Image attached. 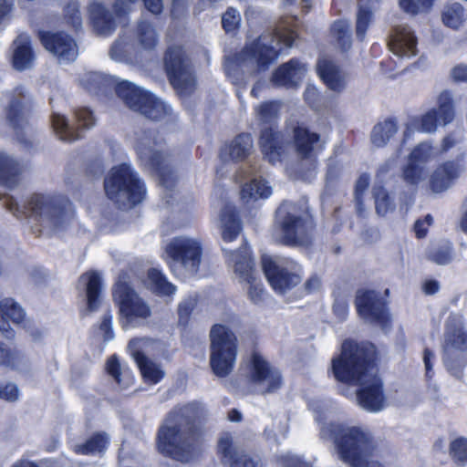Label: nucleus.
<instances>
[{"instance_id":"f257e3e1","label":"nucleus","mask_w":467,"mask_h":467,"mask_svg":"<svg viewBox=\"0 0 467 467\" xmlns=\"http://www.w3.org/2000/svg\"><path fill=\"white\" fill-rule=\"evenodd\" d=\"M379 351L369 341L346 338L340 351L332 357L330 372L336 381L358 386V404L367 411L379 412L386 405L384 384L378 375Z\"/></svg>"},{"instance_id":"f03ea898","label":"nucleus","mask_w":467,"mask_h":467,"mask_svg":"<svg viewBox=\"0 0 467 467\" xmlns=\"http://www.w3.org/2000/svg\"><path fill=\"white\" fill-rule=\"evenodd\" d=\"M202 410L193 404L172 410L157 433V449L164 456L190 462L202 453Z\"/></svg>"},{"instance_id":"7ed1b4c3","label":"nucleus","mask_w":467,"mask_h":467,"mask_svg":"<svg viewBox=\"0 0 467 467\" xmlns=\"http://www.w3.org/2000/svg\"><path fill=\"white\" fill-rule=\"evenodd\" d=\"M3 205L15 216L31 218L41 231L57 234L66 230L73 221L72 203L63 196L34 193L20 206L10 195L2 199Z\"/></svg>"},{"instance_id":"20e7f679","label":"nucleus","mask_w":467,"mask_h":467,"mask_svg":"<svg viewBox=\"0 0 467 467\" xmlns=\"http://www.w3.org/2000/svg\"><path fill=\"white\" fill-rule=\"evenodd\" d=\"M320 434L333 441L339 460L349 467H384L378 461L368 460L375 451V442L372 435L360 427L329 422Z\"/></svg>"},{"instance_id":"39448f33","label":"nucleus","mask_w":467,"mask_h":467,"mask_svg":"<svg viewBox=\"0 0 467 467\" xmlns=\"http://www.w3.org/2000/svg\"><path fill=\"white\" fill-rule=\"evenodd\" d=\"M164 144L162 137L154 130L141 129L136 132L135 149L141 163L154 170L160 183L171 191L176 183V175Z\"/></svg>"},{"instance_id":"423d86ee","label":"nucleus","mask_w":467,"mask_h":467,"mask_svg":"<svg viewBox=\"0 0 467 467\" xmlns=\"http://www.w3.org/2000/svg\"><path fill=\"white\" fill-rule=\"evenodd\" d=\"M107 196L120 209H130L142 202L146 195L144 182L130 165L113 167L104 182Z\"/></svg>"},{"instance_id":"0eeeda50","label":"nucleus","mask_w":467,"mask_h":467,"mask_svg":"<svg viewBox=\"0 0 467 467\" xmlns=\"http://www.w3.org/2000/svg\"><path fill=\"white\" fill-rule=\"evenodd\" d=\"M164 254L173 274L186 279L194 276L200 269L202 242L187 235L176 236L166 244Z\"/></svg>"},{"instance_id":"6e6552de","label":"nucleus","mask_w":467,"mask_h":467,"mask_svg":"<svg viewBox=\"0 0 467 467\" xmlns=\"http://www.w3.org/2000/svg\"><path fill=\"white\" fill-rule=\"evenodd\" d=\"M210 367L219 378L227 377L234 369L237 353L238 338L226 325L215 324L210 329Z\"/></svg>"},{"instance_id":"1a4fd4ad","label":"nucleus","mask_w":467,"mask_h":467,"mask_svg":"<svg viewBox=\"0 0 467 467\" xmlns=\"http://www.w3.org/2000/svg\"><path fill=\"white\" fill-rule=\"evenodd\" d=\"M163 63L168 79L180 97H188L196 90L195 68L182 47H169Z\"/></svg>"},{"instance_id":"9d476101","label":"nucleus","mask_w":467,"mask_h":467,"mask_svg":"<svg viewBox=\"0 0 467 467\" xmlns=\"http://www.w3.org/2000/svg\"><path fill=\"white\" fill-rule=\"evenodd\" d=\"M113 300L119 306V322L124 329L141 325L151 315L149 305L130 287L125 275H119L114 286Z\"/></svg>"},{"instance_id":"9b49d317","label":"nucleus","mask_w":467,"mask_h":467,"mask_svg":"<svg viewBox=\"0 0 467 467\" xmlns=\"http://www.w3.org/2000/svg\"><path fill=\"white\" fill-rule=\"evenodd\" d=\"M289 202L284 201L276 211L279 243L287 247H308L313 243V224L303 216L289 212Z\"/></svg>"},{"instance_id":"f8f14e48","label":"nucleus","mask_w":467,"mask_h":467,"mask_svg":"<svg viewBox=\"0 0 467 467\" xmlns=\"http://www.w3.org/2000/svg\"><path fill=\"white\" fill-rule=\"evenodd\" d=\"M247 382L260 387L256 393L266 396L277 392L283 386V375L259 351L254 350L246 361Z\"/></svg>"},{"instance_id":"ddd939ff","label":"nucleus","mask_w":467,"mask_h":467,"mask_svg":"<svg viewBox=\"0 0 467 467\" xmlns=\"http://www.w3.org/2000/svg\"><path fill=\"white\" fill-rule=\"evenodd\" d=\"M355 306L358 315L370 323L377 324L382 328L390 326L391 318L387 301L377 291L358 289L355 297Z\"/></svg>"},{"instance_id":"4468645a","label":"nucleus","mask_w":467,"mask_h":467,"mask_svg":"<svg viewBox=\"0 0 467 467\" xmlns=\"http://www.w3.org/2000/svg\"><path fill=\"white\" fill-rule=\"evenodd\" d=\"M455 117L454 102L451 92L442 91L438 98V109H431L420 118L415 119L414 124L420 131L434 132L438 125H447Z\"/></svg>"},{"instance_id":"2eb2a0df","label":"nucleus","mask_w":467,"mask_h":467,"mask_svg":"<svg viewBox=\"0 0 467 467\" xmlns=\"http://www.w3.org/2000/svg\"><path fill=\"white\" fill-rule=\"evenodd\" d=\"M32 109V99L30 94L23 87H17L14 89L10 97V102L6 113V119L13 129L16 130L17 139L26 146H31L33 142L29 138H25L20 133L26 125V117Z\"/></svg>"},{"instance_id":"dca6fc26","label":"nucleus","mask_w":467,"mask_h":467,"mask_svg":"<svg viewBox=\"0 0 467 467\" xmlns=\"http://www.w3.org/2000/svg\"><path fill=\"white\" fill-rule=\"evenodd\" d=\"M291 140L297 157L303 161H317L322 147L318 146L321 136L312 131L305 123L295 121L291 124Z\"/></svg>"},{"instance_id":"f3484780","label":"nucleus","mask_w":467,"mask_h":467,"mask_svg":"<svg viewBox=\"0 0 467 467\" xmlns=\"http://www.w3.org/2000/svg\"><path fill=\"white\" fill-rule=\"evenodd\" d=\"M261 265L265 278L275 292L284 294L301 282L298 274L277 264L270 255H262Z\"/></svg>"},{"instance_id":"a211bd4d","label":"nucleus","mask_w":467,"mask_h":467,"mask_svg":"<svg viewBox=\"0 0 467 467\" xmlns=\"http://www.w3.org/2000/svg\"><path fill=\"white\" fill-rule=\"evenodd\" d=\"M280 55V50L274 46L263 43L260 38H255L246 44L240 52L234 55L237 63H244L246 60L255 63L259 71L267 70L275 62Z\"/></svg>"},{"instance_id":"6ab92c4d","label":"nucleus","mask_w":467,"mask_h":467,"mask_svg":"<svg viewBox=\"0 0 467 467\" xmlns=\"http://www.w3.org/2000/svg\"><path fill=\"white\" fill-rule=\"evenodd\" d=\"M152 344L153 341L149 338H135L130 341L128 348L144 379L155 384L163 378L164 372L158 364L145 356V352L149 351Z\"/></svg>"},{"instance_id":"aec40b11","label":"nucleus","mask_w":467,"mask_h":467,"mask_svg":"<svg viewBox=\"0 0 467 467\" xmlns=\"http://www.w3.org/2000/svg\"><path fill=\"white\" fill-rule=\"evenodd\" d=\"M217 453L222 463L227 467H263L258 458L238 449L230 433H224L218 441Z\"/></svg>"},{"instance_id":"412c9836","label":"nucleus","mask_w":467,"mask_h":467,"mask_svg":"<svg viewBox=\"0 0 467 467\" xmlns=\"http://www.w3.org/2000/svg\"><path fill=\"white\" fill-rule=\"evenodd\" d=\"M39 37L45 48L57 57L59 63H69L78 57V46L67 34L39 32Z\"/></svg>"},{"instance_id":"4be33fe9","label":"nucleus","mask_w":467,"mask_h":467,"mask_svg":"<svg viewBox=\"0 0 467 467\" xmlns=\"http://www.w3.org/2000/svg\"><path fill=\"white\" fill-rule=\"evenodd\" d=\"M433 153V148L426 142L415 146L408 157V162L402 168V178L406 183L416 186L422 179L425 165Z\"/></svg>"},{"instance_id":"5701e85b","label":"nucleus","mask_w":467,"mask_h":467,"mask_svg":"<svg viewBox=\"0 0 467 467\" xmlns=\"http://www.w3.org/2000/svg\"><path fill=\"white\" fill-rule=\"evenodd\" d=\"M260 150L265 160L271 164L281 162L285 155L284 135L278 128L261 129L258 139Z\"/></svg>"},{"instance_id":"b1692460","label":"nucleus","mask_w":467,"mask_h":467,"mask_svg":"<svg viewBox=\"0 0 467 467\" xmlns=\"http://www.w3.org/2000/svg\"><path fill=\"white\" fill-rule=\"evenodd\" d=\"M417 37L409 26H396L389 35V49L399 57H411L417 55Z\"/></svg>"},{"instance_id":"393cba45","label":"nucleus","mask_w":467,"mask_h":467,"mask_svg":"<svg viewBox=\"0 0 467 467\" xmlns=\"http://www.w3.org/2000/svg\"><path fill=\"white\" fill-rule=\"evenodd\" d=\"M462 166L456 161H446L436 167L430 178V188L435 193L448 190L460 177Z\"/></svg>"},{"instance_id":"a878e982","label":"nucleus","mask_w":467,"mask_h":467,"mask_svg":"<svg viewBox=\"0 0 467 467\" xmlns=\"http://www.w3.org/2000/svg\"><path fill=\"white\" fill-rule=\"evenodd\" d=\"M254 147L253 137L248 132L237 134L231 141L222 146L220 156L223 161L239 163L245 161Z\"/></svg>"},{"instance_id":"bb28decb","label":"nucleus","mask_w":467,"mask_h":467,"mask_svg":"<svg viewBox=\"0 0 467 467\" xmlns=\"http://www.w3.org/2000/svg\"><path fill=\"white\" fill-rule=\"evenodd\" d=\"M317 73L330 90L340 93L346 88V76L331 59L321 57L317 62Z\"/></svg>"},{"instance_id":"cd10ccee","label":"nucleus","mask_w":467,"mask_h":467,"mask_svg":"<svg viewBox=\"0 0 467 467\" xmlns=\"http://www.w3.org/2000/svg\"><path fill=\"white\" fill-rule=\"evenodd\" d=\"M26 317L22 306L12 298H5L0 301V332L7 339L15 337V331L10 327L7 319L14 324H21Z\"/></svg>"},{"instance_id":"c85d7f7f","label":"nucleus","mask_w":467,"mask_h":467,"mask_svg":"<svg viewBox=\"0 0 467 467\" xmlns=\"http://www.w3.org/2000/svg\"><path fill=\"white\" fill-rule=\"evenodd\" d=\"M306 71L305 66L296 57L277 67L272 74L271 81L275 86L293 87L296 85V78H300Z\"/></svg>"},{"instance_id":"c756f323","label":"nucleus","mask_w":467,"mask_h":467,"mask_svg":"<svg viewBox=\"0 0 467 467\" xmlns=\"http://www.w3.org/2000/svg\"><path fill=\"white\" fill-rule=\"evenodd\" d=\"M116 93L127 107L138 112L151 94L129 81L118 83Z\"/></svg>"},{"instance_id":"7c9ffc66","label":"nucleus","mask_w":467,"mask_h":467,"mask_svg":"<svg viewBox=\"0 0 467 467\" xmlns=\"http://www.w3.org/2000/svg\"><path fill=\"white\" fill-rule=\"evenodd\" d=\"M25 171V165L13 156L0 151V184L13 189L19 181L20 175Z\"/></svg>"},{"instance_id":"2f4dec72","label":"nucleus","mask_w":467,"mask_h":467,"mask_svg":"<svg viewBox=\"0 0 467 467\" xmlns=\"http://www.w3.org/2000/svg\"><path fill=\"white\" fill-rule=\"evenodd\" d=\"M89 18L94 32L102 36L111 35L117 25L112 15L99 3H93L88 7Z\"/></svg>"},{"instance_id":"473e14b6","label":"nucleus","mask_w":467,"mask_h":467,"mask_svg":"<svg viewBox=\"0 0 467 467\" xmlns=\"http://www.w3.org/2000/svg\"><path fill=\"white\" fill-rule=\"evenodd\" d=\"M13 49V67L19 71L30 68L34 63L35 56L28 35L19 34L14 40Z\"/></svg>"},{"instance_id":"72a5a7b5","label":"nucleus","mask_w":467,"mask_h":467,"mask_svg":"<svg viewBox=\"0 0 467 467\" xmlns=\"http://www.w3.org/2000/svg\"><path fill=\"white\" fill-rule=\"evenodd\" d=\"M132 39L140 54L143 51L150 52L158 46L159 34L151 23L140 20L134 29Z\"/></svg>"},{"instance_id":"f704fd0d","label":"nucleus","mask_w":467,"mask_h":467,"mask_svg":"<svg viewBox=\"0 0 467 467\" xmlns=\"http://www.w3.org/2000/svg\"><path fill=\"white\" fill-rule=\"evenodd\" d=\"M140 55L133 39L126 34H121L113 42L109 56L117 62L130 63Z\"/></svg>"},{"instance_id":"c9c22d12","label":"nucleus","mask_w":467,"mask_h":467,"mask_svg":"<svg viewBox=\"0 0 467 467\" xmlns=\"http://www.w3.org/2000/svg\"><path fill=\"white\" fill-rule=\"evenodd\" d=\"M79 284L85 287L87 297V311L93 312L100 304L101 278L97 272H88L82 275Z\"/></svg>"},{"instance_id":"e433bc0d","label":"nucleus","mask_w":467,"mask_h":467,"mask_svg":"<svg viewBox=\"0 0 467 467\" xmlns=\"http://www.w3.org/2000/svg\"><path fill=\"white\" fill-rule=\"evenodd\" d=\"M444 348L467 352V329L461 321H452L446 326Z\"/></svg>"},{"instance_id":"4c0bfd02","label":"nucleus","mask_w":467,"mask_h":467,"mask_svg":"<svg viewBox=\"0 0 467 467\" xmlns=\"http://www.w3.org/2000/svg\"><path fill=\"white\" fill-rule=\"evenodd\" d=\"M223 223L222 236L225 242L234 241L242 231L243 225L234 207H225L221 214Z\"/></svg>"},{"instance_id":"58836bf2","label":"nucleus","mask_w":467,"mask_h":467,"mask_svg":"<svg viewBox=\"0 0 467 467\" xmlns=\"http://www.w3.org/2000/svg\"><path fill=\"white\" fill-rule=\"evenodd\" d=\"M234 272L245 282L255 281L254 276V262L247 246L241 247L233 253Z\"/></svg>"},{"instance_id":"ea45409f","label":"nucleus","mask_w":467,"mask_h":467,"mask_svg":"<svg viewBox=\"0 0 467 467\" xmlns=\"http://www.w3.org/2000/svg\"><path fill=\"white\" fill-rule=\"evenodd\" d=\"M140 113L151 120H165L171 119L172 109L166 102L150 94Z\"/></svg>"},{"instance_id":"a19ab883","label":"nucleus","mask_w":467,"mask_h":467,"mask_svg":"<svg viewBox=\"0 0 467 467\" xmlns=\"http://www.w3.org/2000/svg\"><path fill=\"white\" fill-rule=\"evenodd\" d=\"M398 131V124L395 118H387L373 127L370 134L371 143L378 148L388 144L390 138Z\"/></svg>"},{"instance_id":"79ce46f5","label":"nucleus","mask_w":467,"mask_h":467,"mask_svg":"<svg viewBox=\"0 0 467 467\" xmlns=\"http://www.w3.org/2000/svg\"><path fill=\"white\" fill-rule=\"evenodd\" d=\"M280 109L281 103L277 100L264 101L257 107L256 113L261 129L279 127Z\"/></svg>"},{"instance_id":"37998d69","label":"nucleus","mask_w":467,"mask_h":467,"mask_svg":"<svg viewBox=\"0 0 467 467\" xmlns=\"http://www.w3.org/2000/svg\"><path fill=\"white\" fill-rule=\"evenodd\" d=\"M330 36L342 52H348L352 47V32L349 23L345 19H337L330 26Z\"/></svg>"},{"instance_id":"c03bdc74","label":"nucleus","mask_w":467,"mask_h":467,"mask_svg":"<svg viewBox=\"0 0 467 467\" xmlns=\"http://www.w3.org/2000/svg\"><path fill=\"white\" fill-rule=\"evenodd\" d=\"M82 86L90 93H104L115 86L111 77L99 72H88L81 78Z\"/></svg>"},{"instance_id":"a18cd8bd","label":"nucleus","mask_w":467,"mask_h":467,"mask_svg":"<svg viewBox=\"0 0 467 467\" xmlns=\"http://www.w3.org/2000/svg\"><path fill=\"white\" fill-rule=\"evenodd\" d=\"M272 194V188L265 180L253 179L249 182L244 183L241 189V199L249 202L252 200L259 198H268Z\"/></svg>"},{"instance_id":"49530a36","label":"nucleus","mask_w":467,"mask_h":467,"mask_svg":"<svg viewBox=\"0 0 467 467\" xmlns=\"http://www.w3.org/2000/svg\"><path fill=\"white\" fill-rule=\"evenodd\" d=\"M145 285L151 292L160 296H171L176 291V286L170 283L166 277L155 268L148 271Z\"/></svg>"},{"instance_id":"de8ad7c7","label":"nucleus","mask_w":467,"mask_h":467,"mask_svg":"<svg viewBox=\"0 0 467 467\" xmlns=\"http://www.w3.org/2000/svg\"><path fill=\"white\" fill-rule=\"evenodd\" d=\"M441 21L449 28H460L466 21L463 5L458 2L445 5L441 11Z\"/></svg>"},{"instance_id":"09e8293b","label":"nucleus","mask_w":467,"mask_h":467,"mask_svg":"<svg viewBox=\"0 0 467 467\" xmlns=\"http://www.w3.org/2000/svg\"><path fill=\"white\" fill-rule=\"evenodd\" d=\"M303 97L306 104L317 114L327 112L332 108V100L323 96L314 86H307Z\"/></svg>"},{"instance_id":"8fccbe9b","label":"nucleus","mask_w":467,"mask_h":467,"mask_svg":"<svg viewBox=\"0 0 467 467\" xmlns=\"http://www.w3.org/2000/svg\"><path fill=\"white\" fill-rule=\"evenodd\" d=\"M109 444V437L106 433H96L82 444L74 446V451L78 454L90 455L99 454L105 451Z\"/></svg>"},{"instance_id":"3c124183","label":"nucleus","mask_w":467,"mask_h":467,"mask_svg":"<svg viewBox=\"0 0 467 467\" xmlns=\"http://www.w3.org/2000/svg\"><path fill=\"white\" fill-rule=\"evenodd\" d=\"M52 126L58 138L63 141L72 142L81 137L74 126L70 125L67 119L58 113H53Z\"/></svg>"},{"instance_id":"603ef678","label":"nucleus","mask_w":467,"mask_h":467,"mask_svg":"<svg viewBox=\"0 0 467 467\" xmlns=\"http://www.w3.org/2000/svg\"><path fill=\"white\" fill-rule=\"evenodd\" d=\"M453 245L450 241L442 242L427 253V259L436 265H445L453 259Z\"/></svg>"},{"instance_id":"864d4df0","label":"nucleus","mask_w":467,"mask_h":467,"mask_svg":"<svg viewBox=\"0 0 467 467\" xmlns=\"http://www.w3.org/2000/svg\"><path fill=\"white\" fill-rule=\"evenodd\" d=\"M372 192L376 212L379 215L385 216L389 212L395 210V203L383 185H375Z\"/></svg>"},{"instance_id":"5fc2aeb1","label":"nucleus","mask_w":467,"mask_h":467,"mask_svg":"<svg viewBox=\"0 0 467 467\" xmlns=\"http://www.w3.org/2000/svg\"><path fill=\"white\" fill-rule=\"evenodd\" d=\"M449 455L458 466L467 464V438L463 436L453 439L449 445Z\"/></svg>"},{"instance_id":"6e6d98bb","label":"nucleus","mask_w":467,"mask_h":467,"mask_svg":"<svg viewBox=\"0 0 467 467\" xmlns=\"http://www.w3.org/2000/svg\"><path fill=\"white\" fill-rule=\"evenodd\" d=\"M372 20L373 12L370 7L360 5L358 9L356 19V36L358 40H364Z\"/></svg>"},{"instance_id":"4d7b16f0","label":"nucleus","mask_w":467,"mask_h":467,"mask_svg":"<svg viewBox=\"0 0 467 467\" xmlns=\"http://www.w3.org/2000/svg\"><path fill=\"white\" fill-rule=\"evenodd\" d=\"M369 186V176L362 173L357 180L354 191L356 211L359 217L365 215L364 194Z\"/></svg>"},{"instance_id":"13d9d810","label":"nucleus","mask_w":467,"mask_h":467,"mask_svg":"<svg viewBox=\"0 0 467 467\" xmlns=\"http://www.w3.org/2000/svg\"><path fill=\"white\" fill-rule=\"evenodd\" d=\"M436 0H399L400 9L409 15L416 16L420 12L429 11Z\"/></svg>"},{"instance_id":"bf43d9fd","label":"nucleus","mask_w":467,"mask_h":467,"mask_svg":"<svg viewBox=\"0 0 467 467\" xmlns=\"http://www.w3.org/2000/svg\"><path fill=\"white\" fill-rule=\"evenodd\" d=\"M241 23V16L234 7H228L222 16V26L226 33H234Z\"/></svg>"},{"instance_id":"052dcab7","label":"nucleus","mask_w":467,"mask_h":467,"mask_svg":"<svg viewBox=\"0 0 467 467\" xmlns=\"http://www.w3.org/2000/svg\"><path fill=\"white\" fill-rule=\"evenodd\" d=\"M65 18L76 30L82 27V18L78 2H70L65 9Z\"/></svg>"},{"instance_id":"680f3d73","label":"nucleus","mask_w":467,"mask_h":467,"mask_svg":"<svg viewBox=\"0 0 467 467\" xmlns=\"http://www.w3.org/2000/svg\"><path fill=\"white\" fill-rule=\"evenodd\" d=\"M75 118L79 128L89 129L94 126L95 119L92 112L87 108H81L76 110Z\"/></svg>"},{"instance_id":"e2e57ef3","label":"nucleus","mask_w":467,"mask_h":467,"mask_svg":"<svg viewBox=\"0 0 467 467\" xmlns=\"http://www.w3.org/2000/svg\"><path fill=\"white\" fill-rule=\"evenodd\" d=\"M332 311L334 316L339 320L343 321L348 315V302L346 298L341 296H335Z\"/></svg>"},{"instance_id":"0e129e2a","label":"nucleus","mask_w":467,"mask_h":467,"mask_svg":"<svg viewBox=\"0 0 467 467\" xmlns=\"http://www.w3.org/2000/svg\"><path fill=\"white\" fill-rule=\"evenodd\" d=\"M197 300L194 296H189L179 305L178 313L181 322L187 321L191 313L194 309Z\"/></svg>"},{"instance_id":"69168bd1","label":"nucleus","mask_w":467,"mask_h":467,"mask_svg":"<svg viewBox=\"0 0 467 467\" xmlns=\"http://www.w3.org/2000/svg\"><path fill=\"white\" fill-rule=\"evenodd\" d=\"M432 222V216L427 214L424 218H420L414 223L413 229L418 239L424 238L427 235L428 227L431 225Z\"/></svg>"},{"instance_id":"338daca9","label":"nucleus","mask_w":467,"mask_h":467,"mask_svg":"<svg viewBox=\"0 0 467 467\" xmlns=\"http://www.w3.org/2000/svg\"><path fill=\"white\" fill-rule=\"evenodd\" d=\"M249 284L248 297L255 305L264 301L265 288L262 284H255L254 281L247 282Z\"/></svg>"},{"instance_id":"774afa93","label":"nucleus","mask_w":467,"mask_h":467,"mask_svg":"<svg viewBox=\"0 0 467 467\" xmlns=\"http://www.w3.org/2000/svg\"><path fill=\"white\" fill-rule=\"evenodd\" d=\"M278 44L285 47H291L297 37V33L292 29H283L276 31L275 34Z\"/></svg>"}]
</instances>
